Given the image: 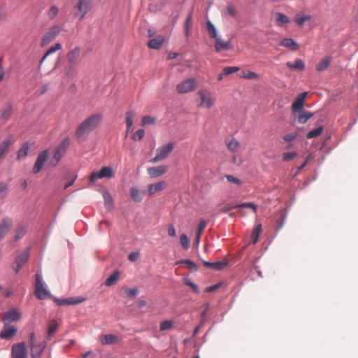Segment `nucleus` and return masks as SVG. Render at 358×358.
<instances>
[{"mask_svg": "<svg viewBox=\"0 0 358 358\" xmlns=\"http://www.w3.org/2000/svg\"><path fill=\"white\" fill-rule=\"evenodd\" d=\"M301 112V114H300L298 117V120L299 123L304 124L313 116V113H312L303 110H302Z\"/></svg>", "mask_w": 358, "mask_h": 358, "instance_id": "37", "label": "nucleus"}, {"mask_svg": "<svg viewBox=\"0 0 358 358\" xmlns=\"http://www.w3.org/2000/svg\"><path fill=\"white\" fill-rule=\"evenodd\" d=\"M13 227V220L11 218H3L0 224V240L3 239L10 231Z\"/></svg>", "mask_w": 358, "mask_h": 358, "instance_id": "14", "label": "nucleus"}, {"mask_svg": "<svg viewBox=\"0 0 358 358\" xmlns=\"http://www.w3.org/2000/svg\"><path fill=\"white\" fill-rule=\"evenodd\" d=\"M207 29L211 38L215 39L219 36L215 25L210 21L207 22Z\"/></svg>", "mask_w": 358, "mask_h": 358, "instance_id": "39", "label": "nucleus"}, {"mask_svg": "<svg viewBox=\"0 0 358 358\" xmlns=\"http://www.w3.org/2000/svg\"><path fill=\"white\" fill-rule=\"evenodd\" d=\"M145 135V131L143 129H139L136 131V132L132 136V139L135 141H138L141 140Z\"/></svg>", "mask_w": 358, "mask_h": 358, "instance_id": "48", "label": "nucleus"}, {"mask_svg": "<svg viewBox=\"0 0 358 358\" xmlns=\"http://www.w3.org/2000/svg\"><path fill=\"white\" fill-rule=\"evenodd\" d=\"M131 197L135 201L140 202L142 201V197L139 190L136 187H132L130 189Z\"/></svg>", "mask_w": 358, "mask_h": 358, "instance_id": "40", "label": "nucleus"}, {"mask_svg": "<svg viewBox=\"0 0 358 358\" xmlns=\"http://www.w3.org/2000/svg\"><path fill=\"white\" fill-rule=\"evenodd\" d=\"M173 326V322L171 320H165L160 323V330L165 331L170 329Z\"/></svg>", "mask_w": 358, "mask_h": 358, "instance_id": "51", "label": "nucleus"}, {"mask_svg": "<svg viewBox=\"0 0 358 358\" xmlns=\"http://www.w3.org/2000/svg\"><path fill=\"white\" fill-rule=\"evenodd\" d=\"M75 8L78 10L74 15L75 17L81 20L92 8V0H78Z\"/></svg>", "mask_w": 358, "mask_h": 358, "instance_id": "5", "label": "nucleus"}, {"mask_svg": "<svg viewBox=\"0 0 358 358\" xmlns=\"http://www.w3.org/2000/svg\"><path fill=\"white\" fill-rule=\"evenodd\" d=\"M180 263H185L187 265V266L192 270V271H196L197 270V266L196 265L194 264V262L193 261H192L191 259H183L182 261L180 262Z\"/></svg>", "mask_w": 358, "mask_h": 358, "instance_id": "53", "label": "nucleus"}, {"mask_svg": "<svg viewBox=\"0 0 358 358\" xmlns=\"http://www.w3.org/2000/svg\"><path fill=\"white\" fill-rule=\"evenodd\" d=\"M308 95V92H304L301 93L294 101L292 109L293 112H301L303 109L304 101Z\"/></svg>", "mask_w": 358, "mask_h": 358, "instance_id": "15", "label": "nucleus"}, {"mask_svg": "<svg viewBox=\"0 0 358 358\" xmlns=\"http://www.w3.org/2000/svg\"><path fill=\"white\" fill-rule=\"evenodd\" d=\"M26 227H22L19 228L13 237L14 241H17L18 240L21 239L26 234Z\"/></svg>", "mask_w": 358, "mask_h": 358, "instance_id": "45", "label": "nucleus"}, {"mask_svg": "<svg viewBox=\"0 0 358 358\" xmlns=\"http://www.w3.org/2000/svg\"><path fill=\"white\" fill-rule=\"evenodd\" d=\"M120 276L119 271H115L112 275H110L106 280L105 285L106 286H112L117 283L118 278Z\"/></svg>", "mask_w": 358, "mask_h": 358, "instance_id": "31", "label": "nucleus"}, {"mask_svg": "<svg viewBox=\"0 0 358 358\" xmlns=\"http://www.w3.org/2000/svg\"><path fill=\"white\" fill-rule=\"evenodd\" d=\"M17 334V329L13 327L10 326V324L5 325L3 329L1 330L0 333V337L1 338L9 340L14 337Z\"/></svg>", "mask_w": 358, "mask_h": 358, "instance_id": "18", "label": "nucleus"}, {"mask_svg": "<svg viewBox=\"0 0 358 358\" xmlns=\"http://www.w3.org/2000/svg\"><path fill=\"white\" fill-rule=\"evenodd\" d=\"M192 15L189 14L187 15L185 21V34L187 36H188L190 34V29H191V23H192Z\"/></svg>", "mask_w": 358, "mask_h": 358, "instance_id": "50", "label": "nucleus"}, {"mask_svg": "<svg viewBox=\"0 0 358 358\" xmlns=\"http://www.w3.org/2000/svg\"><path fill=\"white\" fill-rule=\"evenodd\" d=\"M296 156V152H285L282 155V159L285 162H289L293 159Z\"/></svg>", "mask_w": 358, "mask_h": 358, "instance_id": "57", "label": "nucleus"}, {"mask_svg": "<svg viewBox=\"0 0 358 358\" xmlns=\"http://www.w3.org/2000/svg\"><path fill=\"white\" fill-rule=\"evenodd\" d=\"M85 301V298L78 296V297H69L66 299H56L55 301L59 306L64 305H76L80 303Z\"/></svg>", "mask_w": 358, "mask_h": 358, "instance_id": "16", "label": "nucleus"}, {"mask_svg": "<svg viewBox=\"0 0 358 358\" xmlns=\"http://www.w3.org/2000/svg\"><path fill=\"white\" fill-rule=\"evenodd\" d=\"M12 357L13 358H27V351L25 343L21 342L14 344L12 347Z\"/></svg>", "mask_w": 358, "mask_h": 358, "instance_id": "12", "label": "nucleus"}, {"mask_svg": "<svg viewBox=\"0 0 358 358\" xmlns=\"http://www.w3.org/2000/svg\"><path fill=\"white\" fill-rule=\"evenodd\" d=\"M280 45L284 47L288 48L290 50H294V51L298 50V48H299L298 43L292 38L283 39L281 41Z\"/></svg>", "mask_w": 358, "mask_h": 358, "instance_id": "25", "label": "nucleus"}, {"mask_svg": "<svg viewBox=\"0 0 358 358\" xmlns=\"http://www.w3.org/2000/svg\"><path fill=\"white\" fill-rule=\"evenodd\" d=\"M13 106L12 103H8L6 104L5 108H3L1 113V119L8 120L13 114Z\"/></svg>", "mask_w": 358, "mask_h": 358, "instance_id": "30", "label": "nucleus"}, {"mask_svg": "<svg viewBox=\"0 0 358 358\" xmlns=\"http://www.w3.org/2000/svg\"><path fill=\"white\" fill-rule=\"evenodd\" d=\"M114 176L113 169L110 166H103L99 171L93 172L90 178L91 182H95L98 179L107 178H111Z\"/></svg>", "mask_w": 358, "mask_h": 358, "instance_id": "9", "label": "nucleus"}, {"mask_svg": "<svg viewBox=\"0 0 358 358\" xmlns=\"http://www.w3.org/2000/svg\"><path fill=\"white\" fill-rule=\"evenodd\" d=\"M29 148L30 147L28 143L24 144L17 152V159L20 160L21 159L26 157Z\"/></svg>", "mask_w": 358, "mask_h": 358, "instance_id": "38", "label": "nucleus"}, {"mask_svg": "<svg viewBox=\"0 0 358 358\" xmlns=\"http://www.w3.org/2000/svg\"><path fill=\"white\" fill-rule=\"evenodd\" d=\"M135 116L134 111H129L126 114V123L127 126V131H129L133 125V118Z\"/></svg>", "mask_w": 358, "mask_h": 358, "instance_id": "42", "label": "nucleus"}, {"mask_svg": "<svg viewBox=\"0 0 358 358\" xmlns=\"http://www.w3.org/2000/svg\"><path fill=\"white\" fill-rule=\"evenodd\" d=\"M238 142L234 138L231 139L228 143L229 149L233 152L236 151L238 149Z\"/></svg>", "mask_w": 358, "mask_h": 358, "instance_id": "54", "label": "nucleus"}, {"mask_svg": "<svg viewBox=\"0 0 358 358\" xmlns=\"http://www.w3.org/2000/svg\"><path fill=\"white\" fill-rule=\"evenodd\" d=\"M11 142L9 140L4 141L0 145V155L3 157L8 152Z\"/></svg>", "mask_w": 358, "mask_h": 358, "instance_id": "43", "label": "nucleus"}, {"mask_svg": "<svg viewBox=\"0 0 358 358\" xmlns=\"http://www.w3.org/2000/svg\"><path fill=\"white\" fill-rule=\"evenodd\" d=\"M233 208H237V207L236 206V205H227L224 207H223L222 209H221V212L222 213H227L229 210H231V209Z\"/></svg>", "mask_w": 358, "mask_h": 358, "instance_id": "63", "label": "nucleus"}, {"mask_svg": "<svg viewBox=\"0 0 358 358\" xmlns=\"http://www.w3.org/2000/svg\"><path fill=\"white\" fill-rule=\"evenodd\" d=\"M48 157V151L47 150H43L42 152H41L38 155V156L36 159V161L35 162V164L33 167V173H35V174L38 173V172H40L41 171L45 163L47 161Z\"/></svg>", "mask_w": 358, "mask_h": 358, "instance_id": "13", "label": "nucleus"}, {"mask_svg": "<svg viewBox=\"0 0 358 358\" xmlns=\"http://www.w3.org/2000/svg\"><path fill=\"white\" fill-rule=\"evenodd\" d=\"M29 345L32 358H40L46 348V342L43 341L39 343H36L35 334L32 332L30 334Z\"/></svg>", "mask_w": 358, "mask_h": 358, "instance_id": "3", "label": "nucleus"}, {"mask_svg": "<svg viewBox=\"0 0 358 358\" xmlns=\"http://www.w3.org/2000/svg\"><path fill=\"white\" fill-rule=\"evenodd\" d=\"M29 249H26L16 257V267L15 268L16 273H17L20 270V268L25 264V263L27 262L29 259Z\"/></svg>", "mask_w": 358, "mask_h": 358, "instance_id": "19", "label": "nucleus"}, {"mask_svg": "<svg viewBox=\"0 0 358 358\" xmlns=\"http://www.w3.org/2000/svg\"><path fill=\"white\" fill-rule=\"evenodd\" d=\"M239 70L238 67L236 66H227L223 69L225 76H229L233 73L237 72Z\"/></svg>", "mask_w": 358, "mask_h": 358, "instance_id": "55", "label": "nucleus"}, {"mask_svg": "<svg viewBox=\"0 0 358 358\" xmlns=\"http://www.w3.org/2000/svg\"><path fill=\"white\" fill-rule=\"evenodd\" d=\"M297 136L296 132H292L289 134H287L283 136V140L286 142H291L293 140H294Z\"/></svg>", "mask_w": 358, "mask_h": 358, "instance_id": "58", "label": "nucleus"}, {"mask_svg": "<svg viewBox=\"0 0 358 358\" xmlns=\"http://www.w3.org/2000/svg\"><path fill=\"white\" fill-rule=\"evenodd\" d=\"M275 20L279 26H283L289 22V17L280 13H276Z\"/></svg>", "mask_w": 358, "mask_h": 358, "instance_id": "35", "label": "nucleus"}, {"mask_svg": "<svg viewBox=\"0 0 358 358\" xmlns=\"http://www.w3.org/2000/svg\"><path fill=\"white\" fill-rule=\"evenodd\" d=\"M166 186V183L164 181H160L157 183L151 184L148 186V193L150 195H153L155 193L163 190Z\"/></svg>", "mask_w": 358, "mask_h": 358, "instance_id": "22", "label": "nucleus"}, {"mask_svg": "<svg viewBox=\"0 0 358 358\" xmlns=\"http://www.w3.org/2000/svg\"><path fill=\"white\" fill-rule=\"evenodd\" d=\"M174 148V145L172 142H169L166 144H164L157 150L156 156L150 160L151 163H157L162 160L166 159L169 154L173 151Z\"/></svg>", "mask_w": 358, "mask_h": 358, "instance_id": "4", "label": "nucleus"}, {"mask_svg": "<svg viewBox=\"0 0 358 358\" xmlns=\"http://www.w3.org/2000/svg\"><path fill=\"white\" fill-rule=\"evenodd\" d=\"M167 171L166 166H157L148 169V173L151 178H157L164 174Z\"/></svg>", "mask_w": 358, "mask_h": 358, "instance_id": "20", "label": "nucleus"}, {"mask_svg": "<svg viewBox=\"0 0 358 358\" xmlns=\"http://www.w3.org/2000/svg\"><path fill=\"white\" fill-rule=\"evenodd\" d=\"M226 178H227V180L230 182L235 183L238 185H241L242 184V182L241 180H239L237 178H235L232 175H226Z\"/></svg>", "mask_w": 358, "mask_h": 358, "instance_id": "60", "label": "nucleus"}, {"mask_svg": "<svg viewBox=\"0 0 358 358\" xmlns=\"http://www.w3.org/2000/svg\"><path fill=\"white\" fill-rule=\"evenodd\" d=\"M228 264V262L226 261L216 262H213L212 269L215 271H221Z\"/></svg>", "mask_w": 358, "mask_h": 358, "instance_id": "44", "label": "nucleus"}, {"mask_svg": "<svg viewBox=\"0 0 358 358\" xmlns=\"http://www.w3.org/2000/svg\"><path fill=\"white\" fill-rule=\"evenodd\" d=\"M138 252H131L129 255V259L131 262H135L138 258Z\"/></svg>", "mask_w": 358, "mask_h": 358, "instance_id": "64", "label": "nucleus"}, {"mask_svg": "<svg viewBox=\"0 0 358 358\" xmlns=\"http://www.w3.org/2000/svg\"><path fill=\"white\" fill-rule=\"evenodd\" d=\"M168 234L171 237L176 236V229L173 225H170L168 228Z\"/></svg>", "mask_w": 358, "mask_h": 358, "instance_id": "62", "label": "nucleus"}, {"mask_svg": "<svg viewBox=\"0 0 358 358\" xmlns=\"http://www.w3.org/2000/svg\"><path fill=\"white\" fill-rule=\"evenodd\" d=\"M242 77L244 78H247V79H259V76L253 71H248V73H244Z\"/></svg>", "mask_w": 358, "mask_h": 358, "instance_id": "56", "label": "nucleus"}, {"mask_svg": "<svg viewBox=\"0 0 358 358\" xmlns=\"http://www.w3.org/2000/svg\"><path fill=\"white\" fill-rule=\"evenodd\" d=\"M206 224H207V223L205 220H200V222L199 223V227H198V229H197V231L196 234V238H195L196 243L197 245L199 244L201 234L203 233V231L205 229Z\"/></svg>", "mask_w": 358, "mask_h": 358, "instance_id": "29", "label": "nucleus"}, {"mask_svg": "<svg viewBox=\"0 0 358 358\" xmlns=\"http://www.w3.org/2000/svg\"><path fill=\"white\" fill-rule=\"evenodd\" d=\"M117 337L113 334H106L100 336V341L103 345H111L116 343Z\"/></svg>", "mask_w": 358, "mask_h": 358, "instance_id": "24", "label": "nucleus"}, {"mask_svg": "<svg viewBox=\"0 0 358 358\" xmlns=\"http://www.w3.org/2000/svg\"><path fill=\"white\" fill-rule=\"evenodd\" d=\"M184 280H185V285L190 287L195 293H196V294L199 293V289L198 286L195 283H194L191 280V279L186 278H185Z\"/></svg>", "mask_w": 358, "mask_h": 358, "instance_id": "47", "label": "nucleus"}, {"mask_svg": "<svg viewBox=\"0 0 358 358\" xmlns=\"http://www.w3.org/2000/svg\"><path fill=\"white\" fill-rule=\"evenodd\" d=\"M102 194H103L105 204L107 206H108L109 208H112V207L113 206V199L110 194L108 191L103 190L102 192Z\"/></svg>", "mask_w": 358, "mask_h": 358, "instance_id": "36", "label": "nucleus"}, {"mask_svg": "<svg viewBox=\"0 0 358 358\" xmlns=\"http://www.w3.org/2000/svg\"><path fill=\"white\" fill-rule=\"evenodd\" d=\"M57 327L58 324L55 320L52 321L49 324L46 334V339L48 341L50 340L51 338L55 335L57 329Z\"/></svg>", "mask_w": 358, "mask_h": 358, "instance_id": "26", "label": "nucleus"}, {"mask_svg": "<svg viewBox=\"0 0 358 358\" xmlns=\"http://www.w3.org/2000/svg\"><path fill=\"white\" fill-rule=\"evenodd\" d=\"M59 7L56 5H52L47 11V16L50 20H53L59 13Z\"/></svg>", "mask_w": 358, "mask_h": 358, "instance_id": "33", "label": "nucleus"}, {"mask_svg": "<svg viewBox=\"0 0 358 358\" xmlns=\"http://www.w3.org/2000/svg\"><path fill=\"white\" fill-rule=\"evenodd\" d=\"M62 48V45L59 43H57L55 44H54L53 45H52L47 51L44 54V55L43 56L41 60V63H42L45 59L46 57L55 52L56 51L60 50Z\"/></svg>", "mask_w": 358, "mask_h": 358, "instance_id": "32", "label": "nucleus"}, {"mask_svg": "<svg viewBox=\"0 0 358 358\" xmlns=\"http://www.w3.org/2000/svg\"><path fill=\"white\" fill-rule=\"evenodd\" d=\"M331 64V58L325 57L321 60L316 66L317 71H324L327 70Z\"/></svg>", "mask_w": 358, "mask_h": 358, "instance_id": "28", "label": "nucleus"}, {"mask_svg": "<svg viewBox=\"0 0 358 358\" xmlns=\"http://www.w3.org/2000/svg\"><path fill=\"white\" fill-rule=\"evenodd\" d=\"M196 88V80L192 78H188L179 83L176 90L178 93L185 94L193 91Z\"/></svg>", "mask_w": 358, "mask_h": 358, "instance_id": "11", "label": "nucleus"}, {"mask_svg": "<svg viewBox=\"0 0 358 358\" xmlns=\"http://www.w3.org/2000/svg\"><path fill=\"white\" fill-rule=\"evenodd\" d=\"M227 12L228 15L231 17H235L236 15V10L235 7L231 4L227 6Z\"/></svg>", "mask_w": 358, "mask_h": 358, "instance_id": "61", "label": "nucleus"}, {"mask_svg": "<svg viewBox=\"0 0 358 358\" xmlns=\"http://www.w3.org/2000/svg\"><path fill=\"white\" fill-rule=\"evenodd\" d=\"M61 27L59 25L51 26L42 37L41 45L42 47L47 45L61 32Z\"/></svg>", "mask_w": 358, "mask_h": 358, "instance_id": "7", "label": "nucleus"}, {"mask_svg": "<svg viewBox=\"0 0 358 358\" xmlns=\"http://www.w3.org/2000/svg\"><path fill=\"white\" fill-rule=\"evenodd\" d=\"M323 130H324V129L322 126L318 127L316 129H314L310 131L307 134L306 137L309 139L317 137L322 133Z\"/></svg>", "mask_w": 358, "mask_h": 358, "instance_id": "41", "label": "nucleus"}, {"mask_svg": "<svg viewBox=\"0 0 358 358\" xmlns=\"http://www.w3.org/2000/svg\"><path fill=\"white\" fill-rule=\"evenodd\" d=\"M163 42H164V38L162 36H159V37L151 39L149 41L148 45L150 48L157 50L161 48V46L163 44Z\"/></svg>", "mask_w": 358, "mask_h": 358, "instance_id": "27", "label": "nucleus"}, {"mask_svg": "<svg viewBox=\"0 0 358 358\" xmlns=\"http://www.w3.org/2000/svg\"><path fill=\"white\" fill-rule=\"evenodd\" d=\"M156 123V118L152 116H145L142 119L141 124L143 126L146 124H154Z\"/></svg>", "mask_w": 358, "mask_h": 358, "instance_id": "46", "label": "nucleus"}, {"mask_svg": "<svg viewBox=\"0 0 358 358\" xmlns=\"http://www.w3.org/2000/svg\"><path fill=\"white\" fill-rule=\"evenodd\" d=\"M201 98V102L199 107H203L208 109L212 108L215 103V99L213 98L210 92L207 90H201L198 92Z\"/></svg>", "mask_w": 358, "mask_h": 358, "instance_id": "8", "label": "nucleus"}, {"mask_svg": "<svg viewBox=\"0 0 358 358\" xmlns=\"http://www.w3.org/2000/svg\"><path fill=\"white\" fill-rule=\"evenodd\" d=\"M35 294L39 299H45L50 296V292L45 287L42 281L41 273L39 272L36 274Z\"/></svg>", "mask_w": 358, "mask_h": 358, "instance_id": "6", "label": "nucleus"}, {"mask_svg": "<svg viewBox=\"0 0 358 358\" xmlns=\"http://www.w3.org/2000/svg\"><path fill=\"white\" fill-rule=\"evenodd\" d=\"M20 318L21 313L17 308H13L3 314L2 321L5 325H7L20 320Z\"/></svg>", "mask_w": 358, "mask_h": 358, "instance_id": "10", "label": "nucleus"}, {"mask_svg": "<svg viewBox=\"0 0 358 358\" xmlns=\"http://www.w3.org/2000/svg\"><path fill=\"white\" fill-rule=\"evenodd\" d=\"M8 190V185L4 183L0 184V199L6 196Z\"/></svg>", "mask_w": 358, "mask_h": 358, "instance_id": "59", "label": "nucleus"}, {"mask_svg": "<svg viewBox=\"0 0 358 358\" xmlns=\"http://www.w3.org/2000/svg\"><path fill=\"white\" fill-rule=\"evenodd\" d=\"M80 53V48L76 47L67 54V59L69 60V65L71 67H73V66L78 61Z\"/></svg>", "mask_w": 358, "mask_h": 358, "instance_id": "21", "label": "nucleus"}, {"mask_svg": "<svg viewBox=\"0 0 358 358\" xmlns=\"http://www.w3.org/2000/svg\"><path fill=\"white\" fill-rule=\"evenodd\" d=\"M286 65L292 70L303 71L306 68L304 62L301 59H296L294 63L287 62Z\"/></svg>", "mask_w": 358, "mask_h": 358, "instance_id": "23", "label": "nucleus"}, {"mask_svg": "<svg viewBox=\"0 0 358 358\" xmlns=\"http://www.w3.org/2000/svg\"><path fill=\"white\" fill-rule=\"evenodd\" d=\"M102 115L96 113L84 120L78 127L76 136L79 141H85L87 136L100 124Z\"/></svg>", "mask_w": 358, "mask_h": 358, "instance_id": "1", "label": "nucleus"}, {"mask_svg": "<svg viewBox=\"0 0 358 358\" xmlns=\"http://www.w3.org/2000/svg\"><path fill=\"white\" fill-rule=\"evenodd\" d=\"M70 145V139L69 137H66L56 148L55 150L53 159L50 161V164L52 166H55L57 165L62 156L66 151V149Z\"/></svg>", "mask_w": 358, "mask_h": 358, "instance_id": "2", "label": "nucleus"}, {"mask_svg": "<svg viewBox=\"0 0 358 358\" xmlns=\"http://www.w3.org/2000/svg\"><path fill=\"white\" fill-rule=\"evenodd\" d=\"M125 292L129 296L135 297L138 294V289L137 288H134V287H133V288L125 287Z\"/></svg>", "mask_w": 358, "mask_h": 358, "instance_id": "52", "label": "nucleus"}, {"mask_svg": "<svg viewBox=\"0 0 358 358\" xmlns=\"http://www.w3.org/2000/svg\"><path fill=\"white\" fill-rule=\"evenodd\" d=\"M310 15H307L305 14H297L295 17V21L297 23V24L300 27H303L304 23L307 21L310 20Z\"/></svg>", "mask_w": 358, "mask_h": 358, "instance_id": "34", "label": "nucleus"}, {"mask_svg": "<svg viewBox=\"0 0 358 358\" xmlns=\"http://www.w3.org/2000/svg\"><path fill=\"white\" fill-rule=\"evenodd\" d=\"M180 241L183 248L187 250L189 248V241L186 234H182L180 237Z\"/></svg>", "mask_w": 358, "mask_h": 358, "instance_id": "49", "label": "nucleus"}, {"mask_svg": "<svg viewBox=\"0 0 358 358\" xmlns=\"http://www.w3.org/2000/svg\"><path fill=\"white\" fill-rule=\"evenodd\" d=\"M215 49L216 52H220L223 50H229L231 49L232 45L230 41H224L220 36H217V38H215Z\"/></svg>", "mask_w": 358, "mask_h": 358, "instance_id": "17", "label": "nucleus"}]
</instances>
